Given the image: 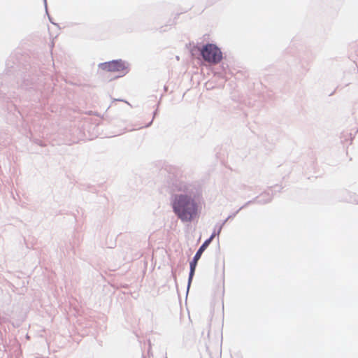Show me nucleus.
Instances as JSON below:
<instances>
[{"instance_id": "7ed1b4c3", "label": "nucleus", "mask_w": 358, "mask_h": 358, "mask_svg": "<svg viewBox=\"0 0 358 358\" xmlns=\"http://www.w3.org/2000/svg\"><path fill=\"white\" fill-rule=\"evenodd\" d=\"M202 59L213 65L220 64L223 59L221 48L215 43H206L198 48Z\"/></svg>"}, {"instance_id": "423d86ee", "label": "nucleus", "mask_w": 358, "mask_h": 358, "mask_svg": "<svg viewBox=\"0 0 358 358\" xmlns=\"http://www.w3.org/2000/svg\"><path fill=\"white\" fill-rule=\"evenodd\" d=\"M113 124L117 128V129L113 132V136L121 135L127 131L134 130V129L127 128V123L123 120H116L113 122Z\"/></svg>"}, {"instance_id": "4468645a", "label": "nucleus", "mask_w": 358, "mask_h": 358, "mask_svg": "<svg viewBox=\"0 0 358 358\" xmlns=\"http://www.w3.org/2000/svg\"><path fill=\"white\" fill-rule=\"evenodd\" d=\"M159 106V103H157V107ZM157 113H158V108H157L155 111L153 112V116H152V119L151 120V121L150 122H148V124H146L145 126H143V127H145V128H148L149 127H150L152 124V122L155 119V117H156V115H157ZM141 128H143V127H141Z\"/></svg>"}, {"instance_id": "412c9836", "label": "nucleus", "mask_w": 358, "mask_h": 358, "mask_svg": "<svg viewBox=\"0 0 358 358\" xmlns=\"http://www.w3.org/2000/svg\"><path fill=\"white\" fill-rule=\"evenodd\" d=\"M241 189H242V190H246V189L250 190V189H252V187H250V186H247L246 185H242L241 186Z\"/></svg>"}, {"instance_id": "2eb2a0df", "label": "nucleus", "mask_w": 358, "mask_h": 358, "mask_svg": "<svg viewBox=\"0 0 358 358\" xmlns=\"http://www.w3.org/2000/svg\"><path fill=\"white\" fill-rule=\"evenodd\" d=\"M43 2H44V5H45V12H46V14L48 15V19L50 20V22L53 24H55V25H57L56 23H55L53 21H52V17H50V15L48 14V8H47V1L46 0H43Z\"/></svg>"}, {"instance_id": "6ab92c4d", "label": "nucleus", "mask_w": 358, "mask_h": 358, "mask_svg": "<svg viewBox=\"0 0 358 358\" xmlns=\"http://www.w3.org/2000/svg\"><path fill=\"white\" fill-rule=\"evenodd\" d=\"M34 143L42 147L45 146V145L42 143L41 140L38 138L34 139Z\"/></svg>"}, {"instance_id": "39448f33", "label": "nucleus", "mask_w": 358, "mask_h": 358, "mask_svg": "<svg viewBox=\"0 0 358 358\" xmlns=\"http://www.w3.org/2000/svg\"><path fill=\"white\" fill-rule=\"evenodd\" d=\"M272 201V195L270 194L269 191H264L259 196L253 198L250 200L251 201V204L257 203L259 205H264L270 203Z\"/></svg>"}, {"instance_id": "f3484780", "label": "nucleus", "mask_w": 358, "mask_h": 358, "mask_svg": "<svg viewBox=\"0 0 358 358\" xmlns=\"http://www.w3.org/2000/svg\"><path fill=\"white\" fill-rule=\"evenodd\" d=\"M272 188H274L275 189L273 191H271V193L270 192V194L273 196V192H280V190L282 189V187L278 185L273 186V187H269L268 189L271 190Z\"/></svg>"}, {"instance_id": "aec40b11", "label": "nucleus", "mask_w": 358, "mask_h": 358, "mask_svg": "<svg viewBox=\"0 0 358 358\" xmlns=\"http://www.w3.org/2000/svg\"><path fill=\"white\" fill-rule=\"evenodd\" d=\"M180 14L179 13H177L174 17V20H173L172 23H169V26H171L174 24H176V20H177V18L179 17ZM168 26V24L166 25V27Z\"/></svg>"}, {"instance_id": "393cba45", "label": "nucleus", "mask_w": 358, "mask_h": 358, "mask_svg": "<svg viewBox=\"0 0 358 358\" xmlns=\"http://www.w3.org/2000/svg\"><path fill=\"white\" fill-rule=\"evenodd\" d=\"M266 197H259V199H266Z\"/></svg>"}, {"instance_id": "5701e85b", "label": "nucleus", "mask_w": 358, "mask_h": 358, "mask_svg": "<svg viewBox=\"0 0 358 358\" xmlns=\"http://www.w3.org/2000/svg\"><path fill=\"white\" fill-rule=\"evenodd\" d=\"M172 275H173V277L174 278V281L176 282V285H177L176 275V274H175V273L173 271H172Z\"/></svg>"}, {"instance_id": "ddd939ff", "label": "nucleus", "mask_w": 358, "mask_h": 358, "mask_svg": "<svg viewBox=\"0 0 358 358\" xmlns=\"http://www.w3.org/2000/svg\"><path fill=\"white\" fill-rule=\"evenodd\" d=\"M220 233H218L217 234V228H214V230L213 231V233L211 234V235L210 236L209 238H208L206 240H205L204 241H206L208 242V244L210 245V243L212 242L213 239L214 238V237L215 236H219Z\"/></svg>"}, {"instance_id": "9d476101", "label": "nucleus", "mask_w": 358, "mask_h": 358, "mask_svg": "<svg viewBox=\"0 0 358 358\" xmlns=\"http://www.w3.org/2000/svg\"><path fill=\"white\" fill-rule=\"evenodd\" d=\"M210 325H211V319H209L206 323V331L204 330L201 332V339L203 341L205 345L208 347V343H210Z\"/></svg>"}, {"instance_id": "a878e982", "label": "nucleus", "mask_w": 358, "mask_h": 358, "mask_svg": "<svg viewBox=\"0 0 358 358\" xmlns=\"http://www.w3.org/2000/svg\"><path fill=\"white\" fill-rule=\"evenodd\" d=\"M165 358H167V357H165Z\"/></svg>"}, {"instance_id": "0eeeda50", "label": "nucleus", "mask_w": 358, "mask_h": 358, "mask_svg": "<svg viewBox=\"0 0 358 358\" xmlns=\"http://www.w3.org/2000/svg\"><path fill=\"white\" fill-rule=\"evenodd\" d=\"M355 194L347 189H341L336 192V197L340 201L352 202L355 201Z\"/></svg>"}, {"instance_id": "dca6fc26", "label": "nucleus", "mask_w": 358, "mask_h": 358, "mask_svg": "<svg viewBox=\"0 0 358 358\" xmlns=\"http://www.w3.org/2000/svg\"><path fill=\"white\" fill-rule=\"evenodd\" d=\"M347 136H349L350 139L352 141L353 138L352 136V134L351 133H350V134L347 133L346 134L345 133H342L341 134V138L342 141H347V138H346Z\"/></svg>"}, {"instance_id": "1a4fd4ad", "label": "nucleus", "mask_w": 358, "mask_h": 358, "mask_svg": "<svg viewBox=\"0 0 358 358\" xmlns=\"http://www.w3.org/2000/svg\"><path fill=\"white\" fill-rule=\"evenodd\" d=\"M196 266H197V263H195L192 261L189 262V272L187 285V294H188L189 290L190 289L191 284H192L193 278L195 274Z\"/></svg>"}, {"instance_id": "f03ea898", "label": "nucleus", "mask_w": 358, "mask_h": 358, "mask_svg": "<svg viewBox=\"0 0 358 358\" xmlns=\"http://www.w3.org/2000/svg\"><path fill=\"white\" fill-rule=\"evenodd\" d=\"M177 192L171 195L170 204L175 215L182 222H191L198 216L202 198L201 186L196 182H178Z\"/></svg>"}, {"instance_id": "f257e3e1", "label": "nucleus", "mask_w": 358, "mask_h": 358, "mask_svg": "<svg viewBox=\"0 0 358 358\" xmlns=\"http://www.w3.org/2000/svg\"><path fill=\"white\" fill-rule=\"evenodd\" d=\"M45 77L38 64L31 63L30 57L18 52L12 53L6 62L4 72L0 75V113L7 110L16 118H22L16 107L18 94L25 92L29 99L40 102L48 98Z\"/></svg>"}, {"instance_id": "f8f14e48", "label": "nucleus", "mask_w": 358, "mask_h": 358, "mask_svg": "<svg viewBox=\"0 0 358 358\" xmlns=\"http://www.w3.org/2000/svg\"><path fill=\"white\" fill-rule=\"evenodd\" d=\"M238 213V210L235 211L232 214L229 215L224 220H223L221 223H217L215 224V228H217V234L221 233V231L227 223V222L232 218H234Z\"/></svg>"}, {"instance_id": "6e6552de", "label": "nucleus", "mask_w": 358, "mask_h": 358, "mask_svg": "<svg viewBox=\"0 0 358 358\" xmlns=\"http://www.w3.org/2000/svg\"><path fill=\"white\" fill-rule=\"evenodd\" d=\"M196 266H197V263H195L192 261L189 262V272L187 285V294H188L189 290L190 289L191 284H192L193 278L195 274Z\"/></svg>"}, {"instance_id": "20e7f679", "label": "nucleus", "mask_w": 358, "mask_h": 358, "mask_svg": "<svg viewBox=\"0 0 358 358\" xmlns=\"http://www.w3.org/2000/svg\"><path fill=\"white\" fill-rule=\"evenodd\" d=\"M100 69L108 72H120L122 76L127 74L130 71V64L122 59H113L101 62L98 64Z\"/></svg>"}, {"instance_id": "b1692460", "label": "nucleus", "mask_w": 358, "mask_h": 358, "mask_svg": "<svg viewBox=\"0 0 358 358\" xmlns=\"http://www.w3.org/2000/svg\"><path fill=\"white\" fill-rule=\"evenodd\" d=\"M166 30L164 29V27H161L160 28V31L162 32V31H165Z\"/></svg>"}, {"instance_id": "a211bd4d", "label": "nucleus", "mask_w": 358, "mask_h": 358, "mask_svg": "<svg viewBox=\"0 0 358 358\" xmlns=\"http://www.w3.org/2000/svg\"><path fill=\"white\" fill-rule=\"evenodd\" d=\"M251 204V201H247L244 205H243L241 207H240L237 210H238V213L243 208H246L249 205Z\"/></svg>"}, {"instance_id": "9b49d317", "label": "nucleus", "mask_w": 358, "mask_h": 358, "mask_svg": "<svg viewBox=\"0 0 358 358\" xmlns=\"http://www.w3.org/2000/svg\"><path fill=\"white\" fill-rule=\"evenodd\" d=\"M209 246L208 241H204L199 248L197 251L196 252L194 256L193 257L191 261L197 263L198 261L200 259L203 252L206 250V248Z\"/></svg>"}, {"instance_id": "4be33fe9", "label": "nucleus", "mask_w": 358, "mask_h": 358, "mask_svg": "<svg viewBox=\"0 0 358 358\" xmlns=\"http://www.w3.org/2000/svg\"><path fill=\"white\" fill-rule=\"evenodd\" d=\"M1 144L3 145H6V144L9 143V141H8V138H7L5 141H1L0 142Z\"/></svg>"}]
</instances>
